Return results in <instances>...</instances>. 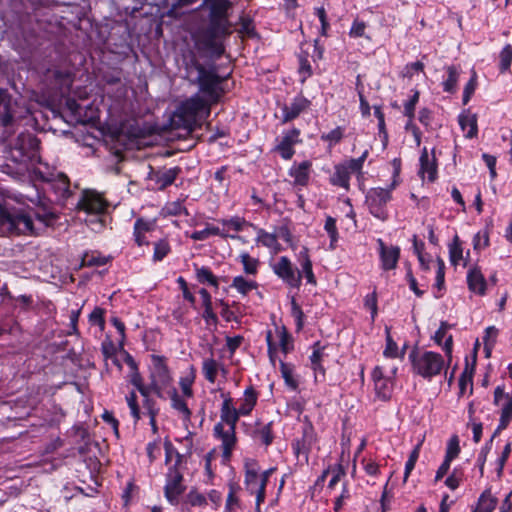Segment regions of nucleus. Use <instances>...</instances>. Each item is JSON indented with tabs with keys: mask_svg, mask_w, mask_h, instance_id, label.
<instances>
[{
	"mask_svg": "<svg viewBox=\"0 0 512 512\" xmlns=\"http://www.w3.org/2000/svg\"><path fill=\"white\" fill-rule=\"evenodd\" d=\"M35 217L38 225H35L25 209L11 205L0 206V231L6 234L38 235L56 222L58 214L51 206L41 202Z\"/></svg>",
	"mask_w": 512,
	"mask_h": 512,
	"instance_id": "1",
	"label": "nucleus"
},
{
	"mask_svg": "<svg viewBox=\"0 0 512 512\" xmlns=\"http://www.w3.org/2000/svg\"><path fill=\"white\" fill-rule=\"evenodd\" d=\"M232 6L229 0H213L210 6L209 22L195 33V45L201 52L220 57L224 53L222 39L230 35L231 24L228 10Z\"/></svg>",
	"mask_w": 512,
	"mask_h": 512,
	"instance_id": "2",
	"label": "nucleus"
},
{
	"mask_svg": "<svg viewBox=\"0 0 512 512\" xmlns=\"http://www.w3.org/2000/svg\"><path fill=\"white\" fill-rule=\"evenodd\" d=\"M185 78L194 85H198L208 99L217 103L222 97L224 90L221 87L224 78L216 73L214 69H206L191 53L184 57Z\"/></svg>",
	"mask_w": 512,
	"mask_h": 512,
	"instance_id": "3",
	"label": "nucleus"
},
{
	"mask_svg": "<svg viewBox=\"0 0 512 512\" xmlns=\"http://www.w3.org/2000/svg\"><path fill=\"white\" fill-rule=\"evenodd\" d=\"M409 359L413 371L426 379H431L440 374L445 365L442 355L432 351L420 352L413 350L409 354Z\"/></svg>",
	"mask_w": 512,
	"mask_h": 512,
	"instance_id": "4",
	"label": "nucleus"
},
{
	"mask_svg": "<svg viewBox=\"0 0 512 512\" xmlns=\"http://www.w3.org/2000/svg\"><path fill=\"white\" fill-rule=\"evenodd\" d=\"M39 140L29 132L20 133L10 144L9 157L17 163L26 165L38 157Z\"/></svg>",
	"mask_w": 512,
	"mask_h": 512,
	"instance_id": "5",
	"label": "nucleus"
},
{
	"mask_svg": "<svg viewBox=\"0 0 512 512\" xmlns=\"http://www.w3.org/2000/svg\"><path fill=\"white\" fill-rule=\"evenodd\" d=\"M394 189V184L389 189L381 187L371 188L368 190L365 197V204L369 212L381 221L388 219L387 203L391 200V191Z\"/></svg>",
	"mask_w": 512,
	"mask_h": 512,
	"instance_id": "6",
	"label": "nucleus"
},
{
	"mask_svg": "<svg viewBox=\"0 0 512 512\" xmlns=\"http://www.w3.org/2000/svg\"><path fill=\"white\" fill-rule=\"evenodd\" d=\"M397 367H392L389 372L386 371L384 366H376L372 372V379L374 382V389L379 399L387 401L391 398L394 388V376L396 375Z\"/></svg>",
	"mask_w": 512,
	"mask_h": 512,
	"instance_id": "7",
	"label": "nucleus"
},
{
	"mask_svg": "<svg viewBox=\"0 0 512 512\" xmlns=\"http://www.w3.org/2000/svg\"><path fill=\"white\" fill-rule=\"evenodd\" d=\"M179 113L186 122H196L198 117L208 116L210 107L207 101L199 94H195L181 103Z\"/></svg>",
	"mask_w": 512,
	"mask_h": 512,
	"instance_id": "8",
	"label": "nucleus"
},
{
	"mask_svg": "<svg viewBox=\"0 0 512 512\" xmlns=\"http://www.w3.org/2000/svg\"><path fill=\"white\" fill-rule=\"evenodd\" d=\"M272 270L289 287L299 288L301 286L302 273L288 257H279L277 262L272 265Z\"/></svg>",
	"mask_w": 512,
	"mask_h": 512,
	"instance_id": "9",
	"label": "nucleus"
},
{
	"mask_svg": "<svg viewBox=\"0 0 512 512\" xmlns=\"http://www.w3.org/2000/svg\"><path fill=\"white\" fill-rule=\"evenodd\" d=\"M151 361V388L154 394L158 397H162V388L167 386L171 381L169 369L163 356L151 355Z\"/></svg>",
	"mask_w": 512,
	"mask_h": 512,
	"instance_id": "10",
	"label": "nucleus"
},
{
	"mask_svg": "<svg viewBox=\"0 0 512 512\" xmlns=\"http://www.w3.org/2000/svg\"><path fill=\"white\" fill-rule=\"evenodd\" d=\"M176 458L174 466L169 468L165 485V496L172 504H177L179 496L185 491V486L182 484L183 475L177 469V466L182 462V455L176 453Z\"/></svg>",
	"mask_w": 512,
	"mask_h": 512,
	"instance_id": "11",
	"label": "nucleus"
},
{
	"mask_svg": "<svg viewBox=\"0 0 512 512\" xmlns=\"http://www.w3.org/2000/svg\"><path fill=\"white\" fill-rule=\"evenodd\" d=\"M235 429L236 427H225L222 423H217L214 426V436L222 443V457L225 461L230 460L237 443Z\"/></svg>",
	"mask_w": 512,
	"mask_h": 512,
	"instance_id": "12",
	"label": "nucleus"
},
{
	"mask_svg": "<svg viewBox=\"0 0 512 512\" xmlns=\"http://www.w3.org/2000/svg\"><path fill=\"white\" fill-rule=\"evenodd\" d=\"M41 179L46 182L49 188L55 193L57 199H66L70 196V181L63 173L50 176H44L42 172H37Z\"/></svg>",
	"mask_w": 512,
	"mask_h": 512,
	"instance_id": "13",
	"label": "nucleus"
},
{
	"mask_svg": "<svg viewBox=\"0 0 512 512\" xmlns=\"http://www.w3.org/2000/svg\"><path fill=\"white\" fill-rule=\"evenodd\" d=\"M377 244L382 269L385 271L395 269L400 258V248L393 245L387 246L382 239H378Z\"/></svg>",
	"mask_w": 512,
	"mask_h": 512,
	"instance_id": "14",
	"label": "nucleus"
},
{
	"mask_svg": "<svg viewBox=\"0 0 512 512\" xmlns=\"http://www.w3.org/2000/svg\"><path fill=\"white\" fill-rule=\"evenodd\" d=\"M310 101L303 95H297L289 104L282 107V123H288L296 119L310 106Z\"/></svg>",
	"mask_w": 512,
	"mask_h": 512,
	"instance_id": "15",
	"label": "nucleus"
},
{
	"mask_svg": "<svg viewBox=\"0 0 512 512\" xmlns=\"http://www.w3.org/2000/svg\"><path fill=\"white\" fill-rule=\"evenodd\" d=\"M299 135L300 131L296 128L286 132L279 144L275 147V151H277L283 159H291L295 153L294 145L301 142Z\"/></svg>",
	"mask_w": 512,
	"mask_h": 512,
	"instance_id": "16",
	"label": "nucleus"
},
{
	"mask_svg": "<svg viewBox=\"0 0 512 512\" xmlns=\"http://www.w3.org/2000/svg\"><path fill=\"white\" fill-rule=\"evenodd\" d=\"M78 206L89 213L100 214L105 211L107 202L100 194L87 191L78 202Z\"/></svg>",
	"mask_w": 512,
	"mask_h": 512,
	"instance_id": "17",
	"label": "nucleus"
},
{
	"mask_svg": "<svg viewBox=\"0 0 512 512\" xmlns=\"http://www.w3.org/2000/svg\"><path fill=\"white\" fill-rule=\"evenodd\" d=\"M355 171L350 169L348 161H344L334 166V172L330 177V183L334 186L342 187L346 191L350 189V176Z\"/></svg>",
	"mask_w": 512,
	"mask_h": 512,
	"instance_id": "18",
	"label": "nucleus"
},
{
	"mask_svg": "<svg viewBox=\"0 0 512 512\" xmlns=\"http://www.w3.org/2000/svg\"><path fill=\"white\" fill-rule=\"evenodd\" d=\"M241 413L239 408L236 409L233 406V400L231 397H225L220 410V418L224 426L236 427Z\"/></svg>",
	"mask_w": 512,
	"mask_h": 512,
	"instance_id": "19",
	"label": "nucleus"
},
{
	"mask_svg": "<svg viewBox=\"0 0 512 512\" xmlns=\"http://www.w3.org/2000/svg\"><path fill=\"white\" fill-rule=\"evenodd\" d=\"M261 478L259 476L258 464L255 460L245 462V486L246 489L253 494L261 486Z\"/></svg>",
	"mask_w": 512,
	"mask_h": 512,
	"instance_id": "20",
	"label": "nucleus"
},
{
	"mask_svg": "<svg viewBox=\"0 0 512 512\" xmlns=\"http://www.w3.org/2000/svg\"><path fill=\"white\" fill-rule=\"evenodd\" d=\"M476 357L477 356H476V351H475L471 365L469 364L468 360H466V366L459 377L458 397H462L464 395L467 387H469L470 394L473 393V374H474L475 365H476Z\"/></svg>",
	"mask_w": 512,
	"mask_h": 512,
	"instance_id": "21",
	"label": "nucleus"
},
{
	"mask_svg": "<svg viewBox=\"0 0 512 512\" xmlns=\"http://www.w3.org/2000/svg\"><path fill=\"white\" fill-rule=\"evenodd\" d=\"M327 346L323 345L320 341H317L312 346V354L309 357L311 368L316 373H320L322 376H325V369L322 365V362L328 354L325 352Z\"/></svg>",
	"mask_w": 512,
	"mask_h": 512,
	"instance_id": "22",
	"label": "nucleus"
},
{
	"mask_svg": "<svg viewBox=\"0 0 512 512\" xmlns=\"http://www.w3.org/2000/svg\"><path fill=\"white\" fill-rule=\"evenodd\" d=\"M180 173H181L180 167H173V168L154 172L152 179L156 182V184L158 185V188L163 190L166 187L172 185Z\"/></svg>",
	"mask_w": 512,
	"mask_h": 512,
	"instance_id": "23",
	"label": "nucleus"
},
{
	"mask_svg": "<svg viewBox=\"0 0 512 512\" xmlns=\"http://www.w3.org/2000/svg\"><path fill=\"white\" fill-rule=\"evenodd\" d=\"M310 161H303L298 165H293L289 171L291 177L294 178V184L298 186H306L310 179Z\"/></svg>",
	"mask_w": 512,
	"mask_h": 512,
	"instance_id": "24",
	"label": "nucleus"
},
{
	"mask_svg": "<svg viewBox=\"0 0 512 512\" xmlns=\"http://www.w3.org/2000/svg\"><path fill=\"white\" fill-rule=\"evenodd\" d=\"M420 174L428 175L429 181L433 182L437 177V164L435 156L431 158L426 147L423 148L420 156Z\"/></svg>",
	"mask_w": 512,
	"mask_h": 512,
	"instance_id": "25",
	"label": "nucleus"
},
{
	"mask_svg": "<svg viewBox=\"0 0 512 512\" xmlns=\"http://www.w3.org/2000/svg\"><path fill=\"white\" fill-rule=\"evenodd\" d=\"M468 287L471 291L483 295L486 290V280L481 271L474 267L469 270L467 275Z\"/></svg>",
	"mask_w": 512,
	"mask_h": 512,
	"instance_id": "26",
	"label": "nucleus"
},
{
	"mask_svg": "<svg viewBox=\"0 0 512 512\" xmlns=\"http://www.w3.org/2000/svg\"><path fill=\"white\" fill-rule=\"evenodd\" d=\"M153 228V222L146 221L143 218H139L136 220L134 224V238L138 246L149 244V241L146 239L145 234L151 232Z\"/></svg>",
	"mask_w": 512,
	"mask_h": 512,
	"instance_id": "27",
	"label": "nucleus"
},
{
	"mask_svg": "<svg viewBox=\"0 0 512 512\" xmlns=\"http://www.w3.org/2000/svg\"><path fill=\"white\" fill-rule=\"evenodd\" d=\"M258 399V394L253 386L245 389L243 398L240 400L239 410L241 415L246 416L251 413Z\"/></svg>",
	"mask_w": 512,
	"mask_h": 512,
	"instance_id": "28",
	"label": "nucleus"
},
{
	"mask_svg": "<svg viewBox=\"0 0 512 512\" xmlns=\"http://www.w3.org/2000/svg\"><path fill=\"white\" fill-rule=\"evenodd\" d=\"M210 236H220L222 238L230 237L232 239L237 238V236L227 233L225 229H220L216 226H207L205 229L195 231L191 234V238L196 241L206 240Z\"/></svg>",
	"mask_w": 512,
	"mask_h": 512,
	"instance_id": "29",
	"label": "nucleus"
},
{
	"mask_svg": "<svg viewBox=\"0 0 512 512\" xmlns=\"http://www.w3.org/2000/svg\"><path fill=\"white\" fill-rule=\"evenodd\" d=\"M449 328L450 326L446 322H441L439 329L436 331L434 335V340L438 345H441L443 339L445 338L443 349L446 355L450 358L452 353L453 338L452 335L446 337V333Z\"/></svg>",
	"mask_w": 512,
	"mask_h": 512,
	"instance_id": "30",
	"label": "nucleus"
},
{
	"mask_svg": "<svg viewBox=\"0 0 512 512\" xmlns=\"http://www.w3.org/2000/svg\"><path fill=\"white\" fill-rule=\"evenodd\" d=\"M0 122L5 127L12 125L14 122V115L11 111L10 100L4 93H0Z\"/></svg>",
	"mask_w": 512,
	"mask_h": 512,
	"instance_id": "31",
	"label": "nucleus"
},
{
	"mask_svg": "<svg viewBox=\"0 0 512 512\" xmlns=\"http://www.w3.org/2000/svg\"><path fill=\"white\" fill-rule=\"evenodd\" d=\"M231 287L235 288L240 294L247 295L252 290L258 288V283L254 280L245 279L243 276H236L232 281Z\"/></svg>",
	"mask_w": 512,
	"mask_h": 512,
	"instance_id": "32",
	"label": "nucleus"
},
{
	"mask_svg": "<svg viewBox=\"0 0 512 512\" xmlns=\"http://www.w3.org/2000/svg\"><path fill=\"white\" fill-rule=\"evenodd\" d=\"M219 222L224 226L225 231L228 233L230 230L234 232H240L245 227L251 226V224L243 217L234 216L230 219H220Z\"/></svg>",
	"mask_w": 512,
	"mask_h": 512,
	"instance_id": "33",
	"label": "nucleus"
},
{
	"mask_svg": "<svg viewBox=\"0 0 512 512\" xmlns=\"http://www.w3.org/2000/svg\"><path fill=\"white\" fill-rule=\"evenodd\" d=\"M447 79L443 82L445 92L455 93L457 90V82L459 78V69L456 66H448L446 68Z\"/></svg>",
	"mask_w": 512,
	"mask_h": 512,
	"instance_id": "34",
	"label": "nucleus"
},
{
	"mask_svg": "<svg viewBox=\"0 0 512 512\" xmlns=\"http://www.w3.org/2000/svg\"><path fill=\"white\" fill-rule=\"evenodd\" d=\"M195 266L196 278L200 283H208L211 286L218 288L219 282L217 277L212 273L210 268L202 266Z\"/></svg>",
	"mask_w": 512,
	"mask_h": 512,
	"instance_id": "35",
	"label": "nucleus"
},
{
	"mask_svg": "<svg viewBox=\"0 0 512 512\" xmlns=\"http://www.w3.org/2000/svg\"><path fill=\"white\" fill-rule=\"evenodd\" d=\"M253 438L256 441H259L261 444L265 446H269L273 442V433L271 423L262 425L257 428L253 432Z\"/></svg>",
	"mask_w": 512,
	"mask_h": 512,
	"instance_id": "36",
	"label": "nucleus"
},
{
	"mask_svg": "<svg viewBox=\"0 0 512 512\" xmlns=\"http://www.w3.org/2000/svg\"><path fill=\"white\" fill-rule=\"evenodd\" d=\"M459 124L463 130L468 128L466 137L474 138L477 136V118L476 115H461L459 117Z\"/></svg>",
	"mask_w": 512,
	"mask_h": 512,
	"instance_id": "37",
	"label": "nucleus"
},
{
	"mask_svg": "<svg viewBox=\"0 0 512 512\" xmlns=\"http://www.w3.org/2000/svg\"><path fill=\"white\" fill-rule=\"evenodd\" d=\"M171 405L172 407L182 413L183 419L189 421L192 415L191 410L188 408L185 400L177 393L176 390H173L171 394Z\"/></svg>",
	"mask_w": 512,
	"mask_h": 512,
	"instance_id": "38",
	"label": "nucleus"
},
{
	"mask_svg": "<svg viewBox=\"0 0 512 512\" xmlns=\"http://www.w3.org/2000/svg\"><path fill=\"white\" fill-rule=\"evenodd\" d=\"M218 369L219 364L215 359L207 358L203 361L202 371L205 379L210 383H214L216 381Z\"/></svg>",
	"mask_w": 512,
	"mask_h": 512,
	"instance_id": "39",
	"label": "nucleus"
},
{
	"mask_svg": "<svg viewBox=\"0 0 512 512\" xmlns=\"http://www.w3.org/2000/svg\"><path fill=\"white\" fill-rule=\"evenodd\" d=\"M110 258L102 256L97 252L85 253L82 257V266L98 267L108 263Z\"/></svg>",
	"mask_w": 512,
	"mask_h": 512,
	"instance_id": "40",
	"label": "nucleus"
},
{
	"mask_svg": "<svg viewBox=\"0 0 512 512\" xmlns=\"http://www.w3.org/2000/svg\"><path fill=\"white\" fill-rule=\"evenodd\" d=\"M240 262L243 265V270L247 275H256L258 273L259 260L251 257L248 253H242L239 256Z\"/></svg>",
	"mask_w": 512,
	"mask_h": 512,
	"instance_id": "41",
	"label": "nucleus"
},
{
	"mask_svg": "<svg viewBox=\"0 0 512 512\" xmlns=\"http://www.w3.org/2000/svg\"><path fill=\"white\" fill-rule=\"evenodd\" d=\"M171 252V246L167 239H160L154 243L153 261H162Z\"/></svg>",
	"mask_w": 512,
	"mask_h": 512,
	"instance_id": "42",
	"label": "nucleus"
},
{
	"mask_svg": "<svg viewBox=\"0 0 512 512\" xmlns=\"http://www.w3.org/2000/svg\"><path fill=\"white\" fill-rule=\"evenodd\" d=\"M279 335L280 349L284 354H288L294 349L292 336L289 334L285 327L277 329Z\"/></svg>",
	"mask_w": 512,
	"mask_h": 512,
	"instance_id": "43",
	"label": "nucleus"
},
{
	"mask_svg": "<svg viewBox=\"0 0 512 512\" xmlns=\"http://www.w3.org/2000/svg\"><path fill=\"white\" fill-rule=\"evenodd\" d=\"M301 268H302V271H301L302 277L304 276L306 278L307 283H309L311 285H316L317 280L313 273L312 261L310 260L307 252H305L303 254V259L301 261Z\"/></svg>",
	"mask_w": 512,
	"mask_h": 512,
	"instance_id": "44",
	"label": "nucleus"
},
{
	"mask_svg": "<svg viewBox=\"0 0 512 512\" xmlns=\"http://www.w3.org/2000/svg\"><path fill=\"white\" fill-rule=\"evenodd\" d=\"M450 261L453 265H457L463 258V248L458 235H455L452 243L449 245Z\"/></svg>",
	"mask_w": 512,
	"mask_h": 512,
	"instance_id": "45",
	"label": "nucleus"
},
{
	"mask_svg": "<svg viewBox=\"0 0 512 512\" xmlns=\"http://www.w3.org/2000/svg\"><path fill=\"white\" fill-rule=\"evenodd\" d=\"M280 371L286 385L291 389L296 390L298 387V381L293 376V367L290 364L280 360Z\"/></svg>",
	"mask_w": 512,
	"mask_h": 512,
	"instance_id": "46",
	"label": "nucleus"
},
{
	"mask_svg": "<svg viewBox=\"0 0 512 512\" xmlns=\"http://www.w3.org/2000/svg\"><path fill=\"white\" fill-rule=\"evenodd\" d=\"M324 228L330 237V248L334 249L335 243L338 240V230L336 227V220L333 217L328 216L326 218Z\"/></svg>",
	"mask_w": 512,
	"mask_h": 512,
	"instance_id": "47",
	"label": "nucleus"
},
{
	"mask_svg": "<svg viewBox=\"0 0 512 512\" xmlns=\"http://www.w3.org/2000/svg\"><path fill=\"white\" fill-rule=\"evenodd\" d=\"M460 453L459 438L453 435L447 444L445 459L448 461L454 460Z\"/></svg>",
	"mask_w": 512,
	"mask_h": 512,
	"instance_id": "48",
	"label": "nucleus"
},
{
	"mask_svg": "<svg viewBox=\"0 0 512 512\" xmlns=\"http://www.w3.org/2000/svg\"><path fill=\"white\" fill-rule=\"evenodd\" d=\"M512 419V399H510L502 408L500 422L498 425V431H502L507 428Z\"/></svg>",
	"mask_w": 512,
	"mask_h": 512,
	"instance_id": "49",
	"label": "nucleus"
},
{
	"mask_svg": "<svg viewBox=\"0 0 512 512\" xmlns=\"http://www.w3.org/2000/svg\"><path fill=\"white\" fill-rule=\"evenodd\" d=\"M497 335H498V329L495 328L494 326H490V327L486 328L485 336H484L483 340H484L485 352H486L487 356H489L490 351L496 342Z\"/></svg>",
	"mask_w": 512,
	"mask_h": 512,
	"instance_id": "50",
	"label": "nucleus"
},
{
	"mask_svg": "<svg viewBox=\"0 0 512 512\" xmlns=\"http://www.w3.org/2000/svg\"><path fill=\"white\" fill-rule=\"evenodd\" d=\"M384 356L389 358H396L399 356L398 346L390 335V330L386 327V348L384 350Z\"/></svg>",
	"mask_w": 512,
	"mask_h": 512,
	"instance_id": "51",
	"label": "nucleus"
},
{
	"mask_svg": "<svg viewBox=\"0 0 512 512\" xmlns=\"http://www.w3.org/2000/svg\"><path fill=\"white\" fill-rule=\"evenodd\" d=\"M419 91H415L411 98L405 102L404 104V115L407 118L414 119L415 117V108L419 101Z\"/></svg>",
	"mask_w": 512,
	"mask_h": 512,
	"instance_id": "52",
	"label": "nucleus"
},
{
	"mask_svg": "<svg viewBox=\"0 0 512 512\" xmlns=\"http://www.w3.org/2000/svg\"><path fill=\"white\" fill-rule=\"evenodd\" d=\"M104 309L100 307L94 308V310L89 315V321L92 325H97L101 330L105 328V319H104Z\"/></svg>",
	"mask_w": 512,
	"mask_h": 512,
	"instance_id": "53",
	"label": "nucleus"
},
{
	"mask_svg": "<svg viewBox=\"0 0 512 512\" xmlns=\"http://www.w3.org/2000/svg\"><path fill=\"white\" fill-rule=\"evenodd\" d=\"M291 314L296 320L297 329L301 330L303 328L304 313L294 297L291 300Z\"/></svg>",
	"mask_w": 512,
	"mask_h": 512,
	"instance_id": "54",
	"label": "nucleus"
},
{
	"mask_svg": "<svg viewBox=\"0 0 512 512\" xmlns=\"http://www.w3.org/2000/svg\"><path fill=\"white\" fill-rule=\"evenodd\" d=\"M131 383L137 388L142 396H147L153 393L151 383L148 386H145L139 373H135L132 376Z\"/></svg>",
	"mask_w": 512,
	"mask_h": 512,
	"instance_id": "55",
	"label": "nucleus"
},
{
	"mask_svg": "<svg viewBox=\"0 0 512 512\" xmlns=\"http://www.w3.org/2000/svg\"><path fill=\"white\" fill-rule=\"evenodd\" d=\"M476 86H477V80H476V73L474 72L471 79L468 81V83L464 87V91H463V104L464 105H466L470 101L472 95L475 92Z\"/></svg>",
	"mask_w": 512,
	"mask_h": 512,
	"instance_id": "56",
	"label": "nucleus"
},
{
	"mask_svg": "<svg viewBox=\"0 0 512 512\" xmlns=\"http://www.w3.org/2000/svg\"><path fill=\"white\" fill-rule=\"evenodd\" d=\"M55 80L60 84L61 87H65L67 90L72 84L71 74L67 71L55 70L53 72Z\"/></svg>",
	"mask_w": 512,
	"mask_h": 512,
	"instance_id": "57",
	"label": "nucleus"
},
{
	"mask_svg": "<svg viewBox=\"0 0 512 512\" xmlns=\"http://www.w3.org/2000/svg\"><path fill=\"white\" fill-rule=\"evenodd\" d=\"M127 404L131 410V415L138 421L140 419V408L137 403V395L134 391H132L128 396H126Z\"/></svg>",
	"mask_w": 512,
	"mask_h": 512,
	"instance_id": "58",
	"label": "nucleus"
},
{
	"mask_svg": "<svg viewBox=\"0 0 512 512\" xmlns=\"http://www.w3.org/2000/svg\"><path fill=\"white\" fill-rule=\"evenodd\" d=\"M292 449L297 458L302 456L306 462L308 461V455L311 449L304 445L300 439L292 443Z\"/></svg>",
	"mask_w": 512,
	"mask_h": 512,
	"instance_id": "59",
	"label": "nucleus"
},
{
	"mask_svg": "<svg viewBox=\"0 0 512 512\" xmlns=\"http://www.w3.org/2000/svg\"><path fill=\"white\" fill-rule=\"evenodd\" d=\"M368 153H369L368 150H365L359 158H351V159L347 160L350 164V169L352 171H355V173L361 175L363 164L368 156Z\"/></svg>",
	"mask_w": 512,
	"mask_h": 512,
	"instance_id": "60",
	"label": "nucleus"
},
{
	"mask_svg": "<svg viewBox=\"0 0 512 512\" xmlns=\"http://www.w3.org/2000/svg\"><path fill=\"white\" fill-rule=\"evenodd\" d=\"M512 62V47L507 45L500 53L501 70H507Z\"/></svg>",
	"mask_w": 512,
	"mask_h": 512,
	"instance_id": "61",
	"label": "nucleus"
},
{
	"mask_svg": "<svg viewBox=\"0 0 512 512\" xmlns=\"http://www.w3.org/2000/svg\"><path fill=\"white\" fill-rule=\"evenodd\" d=\"M343 138V129L341 127H337L330 131L327 134H323L321 139L324 141H329L331 144H337Z\"/></svg>",
	"mask_w": 512,
	"mask_h": 512,
	"instance_id": "62",
	"label": "nucleus"
},
{
	"mask_svg": "<svg viewBox=\"0 0 512 512\" xmlns=\"http://www.w3.org/2000/svg\"><path fill=\"white\" fill-rule=\"evenodd\" d=\"M489 245V237L486 231L478 232L473 238V247L475 250H481Z\"/></svg>",
	"mask_w": 512,
	"mask_h": 512,
	"instance_id": "63",
	"label": "nucleus"
},
{
	"mask_svg": "<svg viewBox=\"0 0 512 512\" xmlns=\"http://www.w3.org/2000/svg\"><path fill=\"white\" fill-rule=\"evenodd\" d=\"M480 504L483 506L484 512H491L496 506V499L488 491H485L480 497Z\"/></svg>",
	"mask_w": 512,
	"mask_h": 512,
	"instance_id": "64",
	"label": "nucleus"
}]
</instances>
